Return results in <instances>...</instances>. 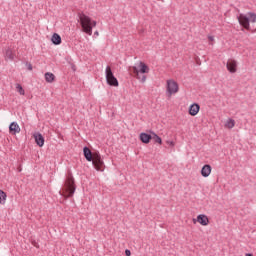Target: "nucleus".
Instances as JSON below:
<instances>
[{"instance_id":"1","label":"nucleus","mask_w":256,"mask_h":256,"mask_svg":"<svg viewBox=\"0 0 256 256\" xmlns=\"http://www.w3.org/2000/svg\"><path fill=\"white\" fill-rule=\"evenodd\" d=\"M239 25L246 29V31H251V25H255L256 23V13L255 12H247L246 14H239L237 17Z\"/></svg>"},{"instance_id":"2","label":"nucleus","mask_w":256,"mask_h":256,"mask_svg":"<svg viewBox=\"0 0 256 256\" xmlns=\"http://www.w3.org/2000/svg\"><path fill=\"white\" fill-rule=\"evenodd\" d=\"M75 190V178H73L72 175H69L66 178L62 190L59 192V194L62 195V197L65 199H69V197L75 195Z\"/></svg>"},{"instance_id":"3","label":"nucleus","mask_w":256,"mask_h":256,"mask_svg":"<svg viewBox=\"0 0 256 256\" xmlns=\"http://www.w3.org/2000/svg\"><path fill=\"white\" fill-rule=\"evenodd\" d=\"M79 19L82 31L86 33V35H93V28L97 27V21L91 19V17L86 14H80Z\"/></svg>"},{"instance_id":"4","label":"nucleus","mask_w":256,"mask_h":256,"mask_svg":"<svg viewBox=\"0 0 256 256\" xmlns=\"http://www.w3.org/2000/svg\"><path fill=\"white\" fill-rule=\"evenodd\" d=\"M132 71L136 79H138V81H140L141 83H145V81H147V76L141 77L139 73H142V74L149 73L150 69H149V66L144 62H139L137 66L132 67Z\"/></svg>"},{"instance_id":"5","label":"nucleus","mask_w":256,"mask_h":256,"mask_svg":"<svg viewBox=\"0 0 256 256\" xmlns=\"http://www.w3.org/2000/svg\"><path fill=\"white\" fill-rule=\"evenodd\" d=\"M179 93V83L173 79L166 81V95L167 97H173Z\"/></svg>"},{"instance_id":"6","label":"nucleus","mask_w":256,"mask_h":256,"mask_svg":"<svg viewBox=\"0 0 256 256\" xmlns=\"http://www.w3.org/2000/svg\"><path fill=\"white\" fill-rule=\"evenodd\" d=\"M91 162L96 171H105V162L103 161V158L101 157V154L99 152H93V158Z\"/></svg>"},{"instance_id":"7","label":"nucleus","mask_w":256,"mask_h":256,"mask_svg":"<svg viewBox=\"0 0 256 256\" xmlns=\"http://www.w3.org/2000/svg\"><path fill=\"white\" fill-rule=\"evenodd\" d=\"M106 81L108 85H111L112 87H119V81L115 75H113V71L110 66L106 67Z\"/></svg>"},{"instance_id":"8","label":"nucleus","mask_w":256,"mask_h":256,"mask_svg":"<svg viewBox=\"0 0 256 256\" xmlns=\"http://www.w3.org/2000/svg\"><path fill=\"white\" fill-rule=\"evenodd\" d=\"M194 225L195 223H199V225H202V227H207L209 225V217L205 214H200L196 217V219L192 220Z\"/></svg>"},{"instance_id":"9","label":"nucleus","mask_w":256,"mask_h":256,"mask_svg":"<svg viewBox=\"0 0 256 256\" xmlns=\"http://www.w3.org/2000/svg\"><path fill=\"white\" fill-rule=\"evenodd\" d=\"M237 67H238L237 60L235 59H229L226 62V68H227V71H229V73H235L237 71Z\"/></svg>"},{"instance_id":"10","label":"nucleus","mask_w":256,"mask_h":256,"mask_svg":"<svg viewBox=\"0 0 256 256\" xmlns=\"http://www.w3.org/2000/svg\"><path fill=\"white\" fill-rule=\"evenodd\" d=\"M199 111H201V106L199 104L194 103L189 106L188 113L191 115V117H195L199 114Z\"/></svg>"},{"instance_id":"11","label":"nucleus","mask_w":256,"mask_h":256,"mask_svg":"<svg viewBox=\"0 0 256 256\" xmlns=\"http://www.w3.org/2000/svg\"><path fill=\"white\" fill-rule=\"evenodd\" d=\"M33 137L35 139V143L36 145H38V147H43V145H45V138L43 137V135L39 132H36L33 134Z\"/></svg>"},{"instance_id":"12","label":"nucleus","mask_w":256,"mask_h":256,"mask_svg":"<svg viewBox=\"0 0 256 256\" xmlns=\"http://www.w3.org/2000/svg\"><path fill=\"white\" fill-rule=\"evenodd\" d=\"M9 133L11 135H17V133H21V127L19 126V124L17 122H12L9 125Z\"/></svg>"},{"instance_id":"13","label":"nucleus","mask_w":256,"mask_h":256,"mask_svg":"<svg viewBox=\"0 0 256 256\" xmlns=\"http://www.w3.org/2000/svg\"><path fill=\"white\" fill-rule=\"evenodd\" d=\"M4 59L5 61H13V59H15V51L11 48H7L4 51Z\"/></svg>"},{"instance_id":"14","label":"nucleus","mask_w":256,"mask_h":256,"mask_svg":"<svg viewBox=\"0 0 256 256\" xmlns=\"http://www.w3.org/2000/svg\"><path fill=\"white\" fill-rule=\"evenodd\" d=\"M211 171H213V169L211 168V165L205 164L201 169L202 177H205V178L209 177V175H211Z\"/></svg>"},{"instance_id":"15","label":"nucleus","mask_w":256,"mask_h":256,"mask_svg":"<svg viewBox=\"0 0 256 256\" xmlns=\"http://www.w3.org/2000/svg\"><path fill=\"white\" fill-rule=\"evenodd\" d=\"M153 138V135L151 134H147V133H141L140 134V141H142V143H150L151 139Z\"/></svg>"},{"instance_id":"16","label":"nucleus","mask_w":256,"mask_h":256,"mask_svg":"<svg viewBox=\"0 0 256 256\" xmlns=\"http://www.w3.org/2000/svg\"><path fill=\"white\" fill-rule=\"evenodd\" d=\"M83 153L86 160H88L89 162L93 161V153L88 147H84Z\"/></svg>"},{"instance_id":"17","label":"nucleus","mask_w":256,"mask_h":256,"mask_svg":"<svg viewBox=\"0 0 256 256\" xmlns=\"http://www.w3.org/2000/svg\"><path fill=\"white\" fill-rule=\"evenodd\" d=\"M224 127L225 129H233V127H235V120L232 118L226 119L224 122Z\"/></svg>"},{"instance_id":"18","label":"nucleus","mask_w":256,"mask_h":256,"mask_svg":"<svg viewBox=\"0 0 256 256\" xmlns=\"http://www.w3.org/2000/svg\"><path fill=\"white\" fill-rule=\"evenodd\" d=\"M44 77L47 83H53V81H55V74L53 73L47 72L45 73Z\"/></svg>"},{"instance_id":"19","label":"nucleus","mask_w":256,"mask_h":256,"mask_svg":"<svg viewBox=\"0 0 256 256\" xmlns=\"http://www.w3.org/2000/svg\"><path fill=\"white\" fill-rule=\"evenodd\" d=\"M51 41L54 45H61V36L55 33L53 34Z\"/></svg>"},{"instance_id":"20","label":"nucleus","mask_w":256,"mask_h":256,"mask_svg":"<svg viewBox=\"0 0 256 256\" xmlns=\"http://www.w3.org/2000/svg\"><path fill=\"white\" fill-rule=\"evenodd\" d=\"M5 203H7V193L0 190V205H5Z\"/></svg>"},{"instance_id":"21","label":"nucleus","mask_w":256,"mask_h":256,"mask_svg":"<svg viewBox=\"0 0 256 256\" xmlns=\"http://www.w3.org/2000/svg\"><path fill=\"white\" fill-rule=\"evenodd\" d=\"M152 139L153 141H155V143H158L159 145H163V140L156 133H152Z\"/></svg>"},{"instance_id":"22","label":"nucleus","mask_w":256,"mask_h":256,"mask_svg":"<svg viewBox=\"0 0 256 256\" xmlns=\"http://www.w3.org/2000/svg\"><path fill=\"white\" fill-rule=\"evenodd\" d=\"M16 90L19 92L20 95H25V90L23 89V86H21V84L16 85Z\"/></svg>"},{"instance_id":"23","label":"nucleus","mask_w":256,"mask_h":256,"mask_svg":"<svg viewBox=\"0 0 256 256\" xmlns=\"http://www.w3.org/2000/svg\"><path fill=\"white\" fill-rule=\"evenodd\" d=\"M208 41H209L210 45H213V43L215 42V37L214 36H208Z\"/></svg>"},{"instance_id":"24","label":"nucleus","mask_w":256,"mask_h":256,"mask_svg":"<svg viewBox=\"0 0 256 256\" xmlns=\"http://www.w3.org/2000/svg\"><path fill=\"white\" fill-rule=\"evenodd\" d=\"M167 145H169L170 147H175V142L174 141H171V140H168L166 141Z\"/></svg>"},{"instance_id":"25","label":"nucleus","mask_w":256,"mask_h":256,"mask_svg":"<svg viewBox=\"0 0 256 256\" xmlns=\"http://www.w3.org/2000/svg\"><path fill=\"white\" fill-rule=\"evenodd\" d=\"M125 255H126V256H131V250L126 249V250H125Z\"/></svg>"},{"instance_id":"26","label":"nucleus","mask_w":256,"mask_h":256,"mask_svg":"<svg viewBox=\"0 0 256 256\" xmlns=\"http://www.w3.org/2000/svg\"><path fill=\"white\" fill-rule=\"evenodd\" d=\"M28 70L33 71V66L31 64H28Z\"/></svg>"},{"instance_id":"27","label":"nucleus","mask_w":256,"mask_h":256,"mask_svg":"<svg viewBox=\"0 0 256 256\" xmlns=\"http://www.w3.org/2000/svg\"><path fill=\"white\" fill-rule=\"evenodd\" d=\"M245 256H253V254L247 253V254H245Z\"/></svg>"}]
</instances>
